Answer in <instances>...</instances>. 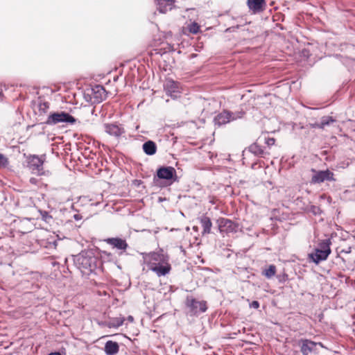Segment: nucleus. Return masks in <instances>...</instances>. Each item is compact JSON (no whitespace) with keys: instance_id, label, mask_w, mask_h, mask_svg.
Segmentation results:
<instances>
[{"instance_id":"nucleus-1","label":"nucleus","mask_w":355,"mask_h":355,"mask_svg":"<svg viewBox=\"0 0 355 355\" xmlns=\"http://www.w3.org/2000/svg\"><path fill=\"white\" fill-rule=\"evenodd\" d=\"M176 180V171L173 167L163 166L157 170V187H168Z\"/></svg>"},{"instance_id":"nucleus-2","label":"nucleus","mask_w":355,"mask_h":355,"mask_svg":"<svg viewBox=\"0 0 355 355\" xmlns=\"http://www.w3.org/2000/svg\"><path fill=\"white\" fill-rule=\"evenodd\" d=\"M171 269L168 257L163 249L157 251V276H165Z\"/></svg>"},{"instance_id":"nucleus-3","label":"nucleus","mask_w":355,"mask_h":355,"mask_svg":"<svg viewBox=\"0 0 355 355\" xmlns=\"http://www.w3.org/2000/svg\"><path fill=\"white\" fill-rule=\"evenodd\" d=\"M76 121V120L73 116L67 112H60L50 114L44 123L49 125H55L59 123L73 124Z\"/></svg>"},{"instance_id":"nucleus-4","label":"nucleus","mask_w":355,"mask_h":355,"mask_svg":"<svg viewBox=\"0 0 355 355\" xmlns=\"http://www.w3.org/2000/svg\"><path fill=\"white\" fill-rule=\"evenodd\" d=\"M43 160L36 155H29L27 157V167L31 172L37 175L44 174L43 168Z\"/></svg>"},{"instance_id":"nucleus-5","label":"nucleus","mask_w":355,"mask_h":355,"mask_svg":"<svg viewBox=\"0 0 355 355\" xmlns=\"http://www.w3.org/2000/svg\"><path fill=\"white\" fill-rule=\"evenodd\" d=\"M164 88L167 95L171 98L175 99L180 97L182 89L178 83L172 79H166L164 83Z\"/></svg>"},{"instance_id":"nucleus-6","label":"nucleus","mask_w":355,"mask_h":355,"mask_svg":"<svg viewBox=\"0 0 355 355\" xmlns=\"http://www.w3.org/2000/svg\"><path fill=\"white\" fill-rule=\"evenodd\" d=\"M241 117H242L241 113L234 114V113H230L227 111H224V112L218 114L214 118V123L216 125H221L223 124H226L227 123H229L231 121L236 120V119L241 118Z\"/></svg>"},{"instance_id":"nucleus-7","label":"nucleus","mask_w":355,"mask_h":355,"mask_svg":"<svg viewBox=\"0 0 355 355\" xmlns=\"http://www.w3.org/2000/svg\"><path fill=\"white\" fill-rule=\"evenodd\" d=\"M331 180H334V173L329 170L317 171L311 178L313 183H321Z\"/></svg>"},{"instance_id":"nucleus-8","label":"nucleus","mask_w":355,"mask_h":355,"mask_svg":"<svg viewBox=\"0 0 355 355\" xmlns=\"http://www.w3.org/2000/svg\"><path fill=\"white\" fill-rule=\"evenodd\" d=\"M187 305L191 308L193 314L203 313L207 309L205 301H198L195 299L187 300Z\"/></svg>"},{"instance_id":"nucleus-9","label":"nucleus","mask_w":355,"mask_h":355,"mask_svg":"<svg viewBox=\"0 0 355 355\" xmlns=\"http://www.w3.org/2000/svg\"><path fill=\"white\" fill-rule=\"evenodd\" d=\"M218 229L220 232H232L236 231V225L227 218H221L217 220Z\"/></svg>"},{"instance_id":"nucleus-10","label":"nucleus","mask_w":355,"mask_h":355,"mask_svg":"<svg viewBox=\"0 0 355 355\" xmlns=\"http://www.w3.org/2000/svg\"><path fill=\"white\" fill-rule=\"evenodd\" d=\"M92 95L96 102L100 103L106 99L107 93L102 85H96L92 88Z\"/></svg>"},{"instance_id":"nucleus-11","label":"nucleus","mask_w":355,"mask_h":355,"mask_svg":"<svg viewBox=\"0 0 355 355\" xmlns=\"http://www.w3.org/2000/svg\"><path fill=\"white\" fill-rule=\"evenodd\" d=\"M103 128L106 133L116 137L121 136L124 132L123 128L115 123H105Z\"/></svg>"},{"instance_id":"nucleus-12","label":"nucleus","mask_w":355,"mask_h":355,"mask_svg":"<svg viewBox=\"0 0 355 355\" xmlns=\"http://www.w3.org/2000/svg\"><path fill=\"white\" fill-rule=\"evenodd\" d=\"M105 241L119 250H125L128 247L126 241L121 238H108Z\"/></svg>"},{"instance_id":"nucleus-13","label":"nucleus","mask_w":355,"mask_h":355,"mask_svg":"<svg viewBox=\"0 0 355 355\" xmlns=\"http://www.w3.org/2000/svg\"><path fill=\"white\" fill-rule=\"evenodd\" d=\"M174 0H157V10L161 13H166L172 9Z\"/></svg>"},{"instance_id":"nucleus-14","label":"nucleus","mask_w":355,"mask_h":355,"mask_svg":"<svg viewBox=\"0 0 355 355\" xmlns=\"http://www.w3.org/2000/svg\"><path fill=\"white\" fill-rule=\"evenodd\" d=\"M104 351L107 355H116L119 351V345L116 342L108 340L105 345Z\"/></svg>"},{"instance_id":"nucleus-15","label":"nucleus","mask_w":355,"mask_h":355,"mask_svg":"<svg viewBox=\"0 0 355 355\" xmlns=\"http://www.w3.org/2000/svg\"><path fill=\"white\" fill-rule=\"evenodd\" d=\"M329 254L330 253L320 250L316 248L315 252L310 254V257L313 262L318 263L322 261L326 260Z\"/></svg>"},{"instance_id":"nucleus-16","label":"nucleus","mask_w":355,"mask_h":355,"mask_svg":"<svg viewBox=\"0 0 355 355\" xmlns=\"http://www.w3.org/2000/svg\"><path fill=\"white\" fill-rule=\"evenodd\" d=\"M200 224L203 228L202 234H209L211 232V228L212 227V223L210 218L206 216H202L200 218Z\"/></svg>"},{"instance_id":"nucleus-17","label":"nucleus","mask_w":355,"mask_h":355,"mask_svg":"<svg viewBox=\"0 0 355 355\" xmlns=\"http://www.w3.org/2000/svg\"><path fill=\"white\" fill-rule=\"evenodd\" d=\"M315 347V343L308 340H305L302 342L301 346V352L303 354V355H309L314 350Z\"/></svg>"},{"instance_id":"nucleus-18","label":"nucleus","mask_w":355,"mask_h":355,"mask_svg":"<svg viewBox=\"0 0 355 355\" xmlns=\"http://www.w3.org/2000/svg\"><path fill=\"white\" fill-rule=\"evenodd\" d=\"M265 5V0H248L249 8L253 11H259Z\"/></svg>"},{"instance_id":"nucleus-19","label":"nucleus","mask_w":355,"mask_h":355,"mask_svg":"<svg viewBox=\"0 0 355 355\" xmlns=\"http://www.w3.org/2000/svg\"><path fill=\"white\" fill-rule=\"evenodd\" d=\"M125 320L124 317L114 318L106 323V326L109 328H118L123 324Z\"/></svg>"},{"instance_id":"nucleus-20","label":"nucleus","mask_w":355,"mask_h":355,"mask_svg":"<svg viewBox=\"0 0 355 355\" xmlns=\"http://www.w3.org/2000/svg\"><path fill=\"white\" fill-rule=\"evenodd\" d=\"M335 120L331 116H324L322 117L321 119V121L320 123H316L314 124L315 128H324L327 125H330L331 123H334Z\"/></svg>"},{"instance_id":"nucleus-21","label":"nucleus","mask_w":355,"mask_h":355,"mask_svg":"<svg viewBox=\"0 0 355 355\" xmlns=\"http://www.w3.org/2000/svg\"><path fill=\"white\" fill-rule=\"evenodd\" d=\"M331 245V241L329 239L322 240L318 243V249L320 250H322L324 252L331 253L330 245Z\"/></svg>"},{"instance_id":"nucleus-22","label":"nucleus","mask_w":355,"mask_h":355,"mask_svg":"<svg viewBox=\"0 0 355 355\" xmlns=\"http://www.w3.org/2000/svg\"><path fill=\"white\" fill-rule=\"evenodd\" d=\"M143 149L147 155H153L155 153V144L153 141H147L144 144Z\"/></svg>"},{"instance_id":"nucleus-23","label":"nucleus","mask_w":355,"mask_h":355,"mask_svg":"<svg viewBox=\"0 0 355 355\" xmlns=\"http://www.w3.org/2000/svg\"><path fill=\"white\" fill-rule=\"evenodd\" d=\"M276 273V267L274 265H270L269 267L265 269L262 274L268 279H270L275 276Z\"/></svg>"},{"instance_id":"nucleus-24","label":"nucleus","mask_w":355,"mask_h":355,"mask_svg":"<svg viewBox=\"0 0 355 355\" xmlns=\"http://www.w3.org/2000/svg\"><path fill=\"white\" fill-rule=\"evenodd\" d=\"M49 103L47 102L40 103L38 106L40 115H44L48 112Z\"/></svg>"},{"instance_id":"nucleus-25","label":"nucleus","mask_w":355,"mask_h":355,"mask_svg":"<svg viewBox=\"0 0 355 355\" xmlns=\"http://www.w3.org/2000/svg\"><path fill=\"white\" fill-rule=\"evenodd\" d=\"M249 150L252 153L260 155L263 153V149L257 144H254L249 147Z\"/></svg>"},{"instance_id":"nucleus-26","label":"nucleus","mask_w":355,"mask_h":355,"mask_svg":"<svg viewBox=\"0 0 355 355\" xmlns=\"http://www.w3.org/2000/svg\"><path fill=\"white\" fill-rule=\"evenodd\" d=\"M8 164V159L3 154L0 153V168H5Z\"/></svg>"},{"instance_id":"nucleus-27","label":"nucleus","mask_w":355,"mask_h":355,"mask_svg":"<svg viewBox=\"0 0 355 355\" xmlns=\"http://www.w3.org/2000/svg\"><path fill=\"white\" fill-rule=\"evenodd\" d=\"M199 26L196 23H193L189 27V31L192 33H197L199 31Z\"/></svg>"},{"instance_id":"nucleus-28","label":"nucleus","mask_w":355,"mask_h":355,"mask_svg":"<svg viewBox=\"0 0 355 355\" xmlns=\"http://www.w3.org/2000/svg\"><path fill=\"white\" fill-rule=\"evenodd\" d=\"M144 261L146 263V267L148 270H151L153 271L155 270V263H148V257H146L144 259Z\"/></svg>"},{"instance_id":"nucleus-29","label":"nucleus","mask_w":355,"mask_h":355,"mask_svg":"<svg viewBox=\"0 0 355 355\" xmlns=\"http://www.w3.org/2000/svg\"><path fill=\"white\" fill-rule=\"evenodd\" d=\"M250 306L253 309H258L259 307V303L257 301H253L250 304Z\"/></svg>"},{"instance_id":"nucleus-30","label":"nucleus","mask_w":355,"mask_h":355,"mask_svg":"<svg viewBox=\"0 0 355 355\" xmlns=\"http://www.w3.org/2000/svg\"><path fill=\"white\" fill-rule=\"evenodd\" d=\"M275 139L268 138V139H266V143L267 144L268 146H272L275 144Z\"/></svg>"},{"instance_id":"nucleus-31","label":"nucleus","mask_w":355,"mask_h":355,"mask_svg":"<svg viewBox=\"0 0 355 355\" xmlns=\"http://www.w3.org/2000/svg\"><path fill=\"white\" fill-rule=\"evenodd\" d=\"M29 182L31 184H32L33 185H37L38 183V180L35 178H30Z\"/></svg>"},{"instance_id":"nucleus-32","label":"nucleus","mask_w":355,"mask_h":355,"mask_svg":"<svg viewBox=\"0 0 355 355\" xmlns=\"http://www.w3.org/2000/svg\"><path fill=\"white\" fill-rule=\"evenodd\" d=\"M127 320L130 322H132L134 321V318L132 316V315H129L128 318H127Z\"/></svg>"},{"instance_id":"nucleus-33","label":"nucleus","mask_w":355,"mask_h":355,"mask_svg":"<svg viewBox=\"0 0 355 355\" xmlns=\"http://www.w3.org/2000/svg\"><path fill=\"white\" fill-rule=\"evenodd\" d=\"M73 218L76 220H78L80 219H81V216L79 215V214H75Z\"/></svg>"},{"instance_id":"nucleus-34","label":"nucleus","mask_w":355,"mask_h":355,"mask_svg":"<svg viewBox=\"0 0 355 355\" xmlns=\"http://www.w3.org/2000/svg\"><path fill=\"white\" fill-rule=\"evenodd\" d=\"M343 252H345V253H350L351 252V248L349 247L346 250H343Z\"/></svg>"},{"instance_id":"nucleus-35","label":"nucleus","mask_w":355,"mask_h":355,"mask_svg":"<svg viewBox=\"0 0 355 355\" xmlns=\"http://www.w3.org/2000/svg\"><path fill=\"white\" fill-rule=\"evenodd\" d=\"M193 230L194 231H196V232H198V227L197 226H193Z\"/></svg>"},{"instance_id":"nucleus-36","label":"nucleus","mask_w":355,"mask_h":355,"mask_svg":"<svg viewBox=\"0 0 355 355\" xmlns=\"http://www.w3.org/2000/svg\"><path fill=\"white\" fill-rule=\"evenodd\" d=\"M49 355H60L59 352L51 353Z\"/></svg>"},{"instance_id":"nucleus-37","label":"nucleus","mask_w":355,"mask_h":355,"mask_svg":"<svg viewBox=\"0 0 355 355\" xmlns=\"http://www.w3.org/2000/svg\"><path fill=\"white\" fill-rule=\"evenodd\" d=\"M313 212L314 214H316V209H314Z\"/></svg>"},{"instance_id":"nucleus-38","label":"nucleus","mask_w":355,"mask_h":355,"mask_svg":"<svg viewBox=\"0 0 355 355\" xmlns=\"http://www.w3.org/2000/svg\"><path fill=\"white\" fill-rule=\"evenodd\" d=\"M313 212L314 214H316V209H314Z\"/></svg>"}]
</instances>
